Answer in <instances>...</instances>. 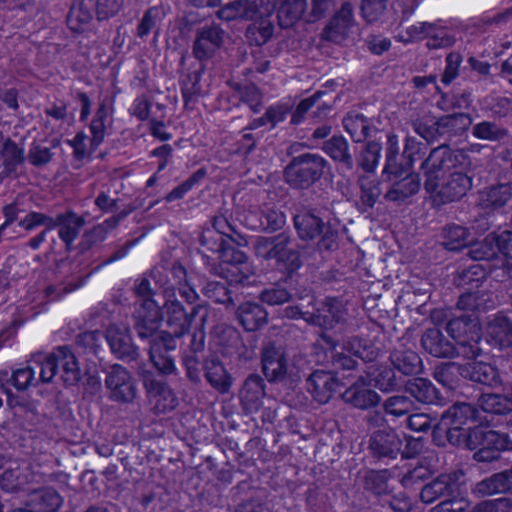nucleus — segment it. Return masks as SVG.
<instances>
[{"mask_svg":"<svg viewBox=\"0 0 512 512\" xmlns=\"http://www.w3.org/2000/svg\"><path fill=\"white\" fill-rule=\"evenodd\" d=\"M472 166L470 157L462 150H452L447 145L432 149L422 162L421 169L425 177L424 189H432L440 178L457 169H469Z\"/></svg>","mask_w":512,"mask_h":512,"instance_id":"1","label":"nucleus"},{"mask_svg":"<svg viewBox=\"0 0 512 512\" xmlns=\"http://www.w3.org/2000/svg\"><path fill=\"white\" fill-rule=\"evenodd\" d=\"M57 360L63 361V373L60 378L66 385H74L81 379V370L74 353L67 346H59L50 354H37L32 365L39 373L38 381L49 383L58 374Z\"/></svg>","mask_w":512,"mask_h":512,"instance_id":"2","label":"nucleus"},{"mask_svg":"<svg viewBox=\"0 0 512 512\" xmlns=\"http://www.w3.org/2000/svg\"><path fill=\"white\" fill-rule=\"evenodd\" d=\"M294 228L303 241L318 238L317 247L320 251H331L338 244V230L329 222H324L313 210L301 209L293 217Z\"/></svg>","mask_w":512,"mask_h":512,"instance_id":"3","label":"nucleus"},{"mask_svg":"<svg viewBox=\"0 0 512 512\" xmlns=\"http://www.w3.org/2000/svg\"><path fill=\"white\" fill-rule=\"evenodd\" d=\"M465 446L477 450L473 458L477 462H492L500 457V453L512 448V441L507 434L476 426L465 435Z\"/></svg>","mask_w":512,"mask_h":512,"instance_id":"4","label":"nucleus"},{"mask_svg":"<svg viewBox=\"0 0 512 512\" xmlns=\"http://www.w3.org/2000/svg\"><path fill=\"white\" fill-rule=\"evenodd\" d=\"M163 319L169 328V335L182 337L189 332L193 319L199 316L202 325L206 324L208 318V308L204 305L194 306L190 312H187L182 303L176 298L175 293L166 294L165 302L162 306Z\"/></svg>","mask_w":512,"mask_h":512,"instance_id":"5","label":"nucleus"},{"mask_svg":"<svg viewBox=\"0 0 512 512\" xmlns=\"http://www.w3.org/2000/svg\"><path fill=\"white\" fill-rule=\"evenodd\" d=\"M327 161L316 153H304L294 157L286 166V182L294 188H308L321 178Z\"/></svg>","mask_w":512,"mask_h":512,"instance_id":"6","label":"nucleus"},{"mask_svg":"<svg viewBox=\"0 0 512 512\" xmlns=\"http://www.w3.org/2000/svg\"><path fill=\"white\" fill-rule=\"evenodd\" d=\"M469 169H457L440 178L432 189H425L436 206L461 200L473 186Z\"/></svg>","mask_w":512,"mask_h":512,"instance_id":"7","label":"nucleus"},{"mask_svg":"<svg viewBox=\"0 0 512 512\" xmlns=\"http://www.w3.org/2000/svg\"><path fill=\"white\" fill-rule=\"evenodd\" d=\"M291 236L287 233H280L275 236L257 237L254 241V251L258 258L264 260H275L289 268L299 266L298 254L291 247Z\"/></svg>","mask_w":512,"mask_h":512,"instance_id":"8","label":"nucleus"},{"mask_svg":"<svg viewBox=\"0 0 512 512\" xmlns=\"http://www.w3.org/2000/svg\"><path fill=\"white\" fill-rule=\"evenodd\" d=\"M154 282L164 289L166 294L175 293L178 290L180 296L188 303H194L198 297L195 290L190 286L187 271L178 262L170 266H157L151 272Z\"/></svg>","mask_w":512,"mask_h":512,"instance_id":"9","label":"nucleus"},{"mask_svg":"<svg viewBox=\"0 0 512 512\" xmlns=\"http://www.w3.org/2000/svg\"><path fill=\"white\" fill-rule=\"evenodd\" d=\"M349 320L346 303L333 297L326 298L316 313H312L308 318H305L307 323L324 329H334L337 325H340L341 332H347L353 328L354 325Z\"/></svg>","mask_w":512,"mask_h":512,"instance_id":"10","label":"nucleus"},{"mask_svg":"<svg viewBox=\"0 0 512 512\" xmlns=\"http://www.w3.org/2000/svg\"><path fill=\"white\" fill-rule=\"evenodd\" d=\"M461 471H453L439 475L431 482L424 485L420 492V499L426 504L444 498L445 500H455L460 495Z\"/></svg>","mask_w":512,"mask_h":512,"instance_id":"11","label":"nucleus"},{"mask_svg":"<svg viewBox=\"0 0 512 512\" xmlns=\"http://www.w3.org/2000/svg\"><path fill=\"white\" fill-rule=\"evenodd\" d=\"M105 386L113 401L132 402L137 395V387L131 373L122 365L114 364L106 372Z\"/></svg>","mask_w":512,"mask_h":512,"instance_id":"12","label":"nucleus"},{"mask_svg":"<svg viewBox=\"0 0 512 512\" xmlns=\"http://www.w3.org/2000/svg\"><path fill=\"white\" fill-rule=\"evenodd\" d=\"M141 375L149 403L157 413H166L176 408L178 399L165 382L158 380L151 372L143 371Z\"/></svg>","mask_w":512,"mask_h":512,"instance_id":"13","label":"nucleus"},{"mask_svg":"<svg viewBox=\"0 0 512 512\" xmlns=\"http://www.w3.org/2000/svg\"><path fill=\"white\" fill-rule=\"evenodd\" d=\"M134 327L139 337H151L163 320V310L151 297L140 299L134 312Z\"/></svg>","mask_w":512,"mask_h":512,"instance_id":"14","label":"nucleus"},{"mask_svg":"<svg viewBox=\"0 0 512 512\" xmlns=\"http://www.w3.org/2000/svg\"><path fill=\"white\" fill-rule=\"evenodd\" d=\"M269 0H235L224 5L217 16L225 21L254 20L270 14L269 7L264 8Z\"/></svg>","mask_w":512,"mask_h":512,"instance_id":"15","label":"nucleus"},{"mask_svg":"<svg viewBox=\"0 0 512 512\" xmlns=\"http://www.w3.org/2000/svg\"><path fill=\"white\" fill-rule=\"evenodd\" d=\"M261 364L264 375L269 381L284 379L288 363L285 349L275 342H267L261 349Z\"/></svg>","mask_w":512,"mask_h":512,"instance_id":"16","label":"nucleus"},{"mask_svg":"<svg viewBox=\"0 0 512 512\" xmlns=\"http://www.w3.org/2000/svg\"><path fill=\"white\" fill-rule=\"evenodd\" d=\"M409 31L419 39H426V46L429 49L448 48L455 42L452 30L437 23H419L411 26Z\"/></svg>","mask_w":512,"mask_h":512,"instance_id":"17","label":"nucleus"},{"mask_svg":"<svg viewBox=\"0 0 512 512\" xmlns=\"http://www.w3.org/2000/svg\"><path fill=\"white\" fill-rule=\"evenodd\" d=\"M224 30L218 25H206L197 30L193 45V55L200 61L211 58L221 47Z\"/></svg>","mask_w":512,"mask_h":512,"instance_id":"18","label":"nucleus"},{"mask_svg":"<svg viewBox=\"0 0 512 512\" xmlns=\"http://www.w3.org/2000/svg\"><path fill=\"white\" fill-rule=\"evenodd\" d=\"M345 403L354 408L366 410L375 407L380 402V396L370 388V381L365 376H359L357 380L342 394Z\"/></svg>","mask_w":512,"mask_h":512,"instance_id":"19","label":"nucleus"},{"mask_svg":"<svg viewBox=\"0 0 512 512\" xmlns=\"http://www.w3.org/2000/svg\"><path fill=\"white\" fill-rule=\"evenodd\" d=\"M106 339L111 351L119 359L133 361L138 357V348L132 342L130 331L126 326L110 325L106 331Z\"/></svg>","mask_w":512,"mask_h":512,"instance_id":"20","label":"nucleus"},{"mask_svg":"<svg viewBox=\"0 0 512 512\" xmlns=\"http://www.w3.org/2000/svg\"><path fill=\"white\" fill-rule=\"evenodd\" d=\"M388 174L393 175V178H389L391 184L384 195L386 200L401 204L419 191L420 177L418 174L410 173L399 178L397 169H395V173Z\"/></svg>","mask_w":512,"mask_h":512,"instance_id":"21","label":"nucleus"},{"mask_svg":"<svg viewBox=\"0 0 512 512\" xmlns=\"http://www.w3.org/2000/svg\"><path fill=\"white\" fill-rule=\"evenodd\" d=\"M353 25V7L345 2L324 28L323 37L328 41L340 43L348 37Z\"/></svg>","mask_w":512,"mask_h":512,"instance_id":"22","label":"nucleus"},{"mask_svg":"<svg viewBox=\"0 0 512 512\" xmlns=\"http://www.w3.org/2000/svg\"><path fill=\"white\" fill-rule=\"evenodd\" d=\"M402 446V436L394 430L376 431L369 441V449L379 459H395L400 454Z\"/></svg>","mask_w":512,"mask_h":512,"instance_id":"23","label":"nucleus"},{"mask_svg":"<svg viewBox=\"0 0 512 512\" xmlns=\"http://www.w3.org/2000/svg\"><path fill=\"white\" fill-rule=\"evenodd\" d=\"M25 161V150L0 132V177H8L16 172L17 167Z\"/></svg>","mask_w":512,"mask_h":512,"instance_id":"24","label":"nucleus"},{"mask_svg":"<svg viewBox=\"0 0 512 512\" xmlns=\"http://www.w3.org/2000/svg\"><path fill=\"white\" fill-rule=\"evenodd\" d=\"M421 345L426 352L438 358H452L457 354L453 342L445 338L437 328L426 329L421 337Z\"/></svg>","mask_w":512,"mask_h":512,"instance_id":"25","label":"nucleus"},{"mask_svg":"<svg viewBox=\"0 0 512 512\" xmlns=\"http://www.w3.org/2000/svg\"><path fill=\"white\" fill-rule=\"evenodd\" d=\"M236 317L241 326L248 332H255L268 322V312L260 304L246 301L236 310Z\"/></svg>","mask_w":512,"mask_h":512,"instance_id":"26","label":"nucleus"},{"mask_svg":"<svg viewBox=\"0 0 512 512\" xmlns=\"http://www.w3.org/2000/svg\"><path fill=\"white\" fill-rule=\"evenodd\" d=\"M487 341L499 348L512 346V321L503 315H497L488 321L485 330Z\"/></svg>","mask_w":512,"mask_h":512,"instance_id":"27","label":"nucleus"},{"mask_svg":"<svg viewBox=\"0 0 512 512\" xmlns=\"http://www.w3.org/2000/svg\"><path fill=\"white\" fill-rule=\"evenodd\" d=\"M306 386L315 401L325 404L332 397L337 381L331 373L318 370L308 377Z\"/></svg>","mask_w":512,"mask_h":512,"instance_id":"28","label":"nucleus"},{"mask_svg":"<svg viewBox=\"0 0 512 512\" xmlns=\"http://www.w3.org/2000/svg\"><path fill=\"white\" fill-rule=\"evenodd\" d=\"M336 342L339 343L340 349L365 362L374 361L379 354V349L372 341L360 335H344L341 340Z\"/></svg>","mask_w":512,"mask_h":512,"instance_id":"29","label":"nucleus"},{"mask_svg":"<svg viewBox=\"0 0 512 512\" xmlns=\"http://www.w3.org/2000/svg\"><path fill=\"white\" fill-rule=\"evenodd\" d=\"M405 392L422 404L443 403L439 390L426 378L417 377L408 380L405 384Z\"/></svg>","mask_w":512,"mask_h":512,"instance_id":"30","label":"nucleus"},{"mask_svg":"<svg viewBox=\"0 0 512 512\" xmlns=\"http://www.w3.org/2000/svg\"><path fill=\"white\" fill-rule=\"evenodd\" d=\"M464 378L473 382L497 388L502 385L499 371L491 364L484 362H471L464 365Z\"/></svg>","mask_w":512,"mask_h":512,"instance_id":"31","label":"nucleus"},{"mask_svg":"<svg viewBox=\"0 0 512 512\" xmlns=\"http://www.w3.org/2000/svg\"><path fill=\"white\" fill-rule=\"evenodd\" d=\"M53 223L55 224V228H59V238L66 244V247L70 249L71 245L78 237L82 227L85 225V220L76 213L69 211L63 214H58L53 218Z\"/></svg>","mask_w":512,"mask_h":512,"instance_id":"32","label":"nucleus"},{"mask_svg":"<svg viewBox=\"0 0 512 512\" xmlns=\"http://www.w3.org/2000/svg\"><path fill=\"white\" fill-rule=\"evenodd\" d=\"M512 198V185L500 183L484 188L479 192V206L486 210H496L505 206Z\"/></svg>","mask_w":512,"mask_h":512,"instance_id":"33","label":"nucleus"},{"mask_svg":"<svg viewBox=\"0 0 512 512\" xmlns=\"http://www.w3.org/2000/svg\"><path fill=\"white\" fill-rule=\"evenodd\" d=\"M265 396L264 382L259 375L252 374L247 377L240 391V400L245 410L257 411Z\"/></svg>","mask_w":512,"mask_h":512,"instance_id":"34","label":"nucleus"},{"mask_svg":"<svg viewBox=\"0 0 512 512\" xmlns=\"http://www.w3.org/2000/svg\"><path fill=\"white\" fill-rule=\"evenodd\" d=\"M234 232L232 225L223 215L215 216L212 220V228L204 230L200 237L201 245H208L209 240H213V245L209 250H220L227 243L225 237H229Z\"/></svg>","mask_w":512,"mask_h":512,"instance_id":"35","label":"nucleus"},{"mask_svg":"<svg viewBox=\"0 0 512 512\" xmlns=\"http://www.w3.org/2000/svg\"><path fill=\"white\" fill-rule=\"evenodd\" d=\"M212 251L220 252L223 262L231 266L227 268V271L233 276L231 281L242 282L248 278L250 271L247 265V256L244 252L234 247H225V245L220 250Z\"/></svg>","mask_w":512,"mask_h":512,"instance_id":"36","label":"nucleus"},{"mask_svg":"<svg viewBox=\"0 0 512 512\" xmlns=\"http://www.w3.org/2000/svg\"><path fill=\"white\" fill-rule=\"evenodd\" d=\"M476 413V408L471 404L465 402L456 403L442 414L439 426L448 427L454 425L462 427L469 421L475 420Z\"/></svg>","mask_w":512,"mask_h":512,"instance_id":"37","label":"nucleus"},{"mask_svg":"<svg viewBox=\"0 0 512 512\" xmlns=\"http://www.w3.org/2000/svg\"><path fill=\"white\" fill-rule=\"evenodd\" d=\"M92 0H74L67 16V23L75 32L83 31L93 19Z\"/></svg>","mask_w":512,"mask_h":512,"instance_id":"38","label":"nucleus"},{"mask_svg":"<svg viewBox=\"0 0 512 512\" xmlns=\"http://www.w3.org/2000/svg\"><path fill=\"white\" fill-rule=\"evenodd\" d=\"M512 488V471L506 470L486 478L476 485V492L481 496L506 493Z\"/></svg>","mask_w":512,"mask_h":512,"instance_id":"39","label":"nucleus"},{"mask_svg":"<svg viewBox=\"0 0 512 512\" xmlns=\"http://www.w3.org/2000/svg\"><path fill=\"white\" fill-rule=\"evenodd\" d=\"M173 349H175V343L172 340L164 343V349L161 343H152L150 347V360L161 374L170 375L176 372L174 359L168 354V351Z\"/></svg>","mask_w":512,"mask_h":512,"instance_id":"40","label":"nucleus"},{"mask_svg":"<svg viewBox=\"0 0 512 512\" xmlns=\"http://www.w3.org/2000/svg\"><path fill=\"white\" fill-rule=\"evenodd\" d=\"M472 124L471 117L466 113H454L438 119L441 137L450 139L462 135Z\"/></svg>","mask_w":512,"mask_h":512,"instance_id":"41","label":"nucleus"},{"mask_svg":"<svg viewBox=\"0 0 512 512\" xmlns=\"http://www.w3.org/2000/svg\"><path fill=\"white\" fill-rule=\"evenodd\" d=\"M307 9V0H279L277 17L283 28L296 23Z\"/></svg>","mask_w":512,"mask_h":512,"instance_id":"42","label":"nucleus"},{"mask_svg":"<svg viewBox=\"0 0 512 512\" xmlns=\"http://www.w3.org/2000/svg\"><path fill=\"white\" fill-rule=\"evenodd\" d=\"M205 377L210 385L220 393L229 391L232 380L225 367L217 360H206L204 364Z\"/></svg>","mask_w":512,"mask_h":512,"instance_id":"43","label":"nucleus"},{"mask_svg":"<svg viewBox=\"0 0 512 512\" xmlns=\"http://www.w3.org/2000/svg\"><path fill=\"white\" fill-rule=\"evenodd\" d=\"M395 369L405 375L417 374L421 371L422 361L412 350H395L390 355Z\"/></svg>","mask_w":512,"mask_h":512,"instance_id":"44","label":"nucleus"},{"mask_svg":"<svg viewBox=\"0 0 512 512\" xmlns=\"http://www.w3.org/2000/svg\"><path fill=\"white\" fill-rule=\"evenodd\" d=\"M62 502V497L52 488L35 491L30 500L36 512H56L61 507Z\"/></svg>","mask_w":512,"mask_h":512,"instance_id":"45","label":"nucleus"},{"mask_svg":"<svg viewBox=\"0 0 512 512\" xmlns=\"http://www.w3.org/2000/svg\"><path fill=\"white\" fill-rule=\"evenodd\" d=\"M324 151L335 161L342 164L347 170L353 169V158L349 153L346 139L342 136H334L324 144Z\"/></svg>","mask_w":512,"mask_h":512,"instance_id":"46","label":"nucleus"},{"mask_svg":"<svg viewBox=\"0 0 512 512\" xmlns=\"http://www.w3.org/2000/svg\"><path fill=\"white\" fill-rule=\"evenodd\" d=\"M464 365L454 362L442 364L435 368L433 376L435 380L449 390H455L459 386L460 377L464 378Z\"/></svg>","mask_w":512,"mask_h":512,"instance_id":"47","label":"nucleus"},{"mask_svg":"<svg viewBox=\"0 0 512 512\" xmlns=\"http://www.w3.org/2000/svg\"><path fill=\"white\" fill-rule=\"evenodd\" d=\"M494 305L492 295L480 291L463 293L457 302V308L463 311H485Z\"/></svg>","mask_w":512,"mask_h":512,"instance_id":"48","label":"nucleus"},{"mask_svg":"<svg viewBox=\"0 0 512 512\" xmlns=\"http://www.w3.org/2000/svg\"><path fill=\"white\" fill-rule=\"evenodd\" d=\"M343 125L347 133L355 142H363L370 135L372 126L362 114L349 113L343 119Z\"/></svg>","mask_w":512,"mask_h":512,"instance_id":"49","label":"nucleus"},{"mask_svg":"<svg viewBox=\"0 0 512 512\" xmlns=\"http://www.w3.org/2000/svg\"><path fill=\"white\" fill-rule=\"evenodd\" d=\"M469 230L461 225L450 224L443 230V245L451 251L460 250L470 242Z\"/></svg>","mask_w":512,"mask_h":512,"instance_id":"50","label":"nucleus"},{"mask_svg":"<svg viewBox=\"0 0 512 512\" xmlns=\"http://www.w3.org/2000/svg\"><path fill=\"white\" fill-rule=\"evenodd\" d=\"M259 224L257 228L274 232L280 230L286 224V215L275 206H264L258 213Z\"/></svg>","mask_w":512,"mask_h":512,"instance_id":"51","label":"nucleus"},{"mask_svg":"<svg viewBox=\"0 0 512 512\" xmlns=\"http://www.w3.org/2000/svg\"><path fill=\"white\" fill-rule=\"evenodd\" d=\"M360 202L365 208H372L382 194L380 182L374 175H364L359 178Z\"/></svg>","mask_w":512,"mask_h":512,"instance_id":"52","label":"nucleus"},{"mask_svg":"<svg viewBox=\"0 0 512 512\" xmlns=\"http://www.w3.org/2000/svg\"><path fill=\"white\" fill-rule=\"evenodd\" d=\"M496 233H489L480 241L470 246L468 255L475 261L491 260L497 256V240Z\"/></svg>","mask_w":512,"mask_h":512,"instance_id":"53","label":"nucleus"},{"mask_svg":"<svg viewBox=\"0 0 512 512\" xmlns=\"http://www.w3.org/2000/svg\"><path fill=\"white\" fill-rule=\"evenodd\" d=\"M472 135L480 140L497 142L504 139L508 135V131L495 122L482 121L472 127Z\"/></svg>","mask_w":512,"mask_h":512,"instance_id":"54","label":"nucleus"},{"mask_svg":"<svg viewBox=\"0 0 512 512\" xmlns=\"http://www.w3.org/2000/svg\"><path fill=\"white\" fill-rule=\"evenodd\" d=\"M476 328L475 319L468 314L462 313L454 316L447 321L446 330L448 334L455 340L459 341Z\"/></svg>","mask_w":512,"mask_h":512,"instance_id":"55","label":"nucleus"},{"mask_svg":"<svg viewBox=\"0 0 512 512\" xmlns=\"http://www.w3.org/2000/svg\"><path fill=\"white\" fill-rule=\"evenodd\" d=\"M383 408L387 415L399 418L414 411L415 405L408 396L394 395L385 400Z\"/></svg>","mask_w":512,"mask_h":512,"instance_id":"56","label":"nucleus"},{"mask_svg":"<svg viewBox=\"0 0 512 512\" xmlns=\"http://www.w3.org/2000/svg\"><path fill=\"white\" fill-rule=\"evenodd\" d=\"M323 341L332 349L331 360L332 364L341 369L352 370L358 365L357 360L351 354H346V351L338 350L339 343L336 342L331 336L323 335Z\"/></svg>","mask_w":512,"mask_h":512,"instance_id":"57","label":"nucleus"},{"mask_svg":"<svg viewBox=\"0 0 512 512\" xmlns=\"http://www.w3.org/2000/svg\"><path fill=\"white\" fill-rule=\"evenodd\" d=\"M107 117L108 108L103 102L99 105L90 124V131L92 133L91 144L94 148H98V146L104 141Z\"/></svg>","mask_w":512,"mask_h":512,"instance_id":"58","label":"nucleus"},{"mask_svg":"<svg viewBox=\"0 0 512 512\" xmlns=\"http://www.w3.org/2000/svg\"><path fill=\"white\" fill-rule=\"evenodd\" d=\"M481 408L492 414H506L512 411V401L508 396L500 394H486L481 397Z\"/></svg>","mask_w":512,"mask_h":512,"instance_id":"59","label":"nucleus"},{"mask_svg":"<svg viewBox=\"0 0 512 512\" xmlns=\"http://www.w3.org/2000/svg\"><path fill=\"white\" fill-rule=\"evenodd\" d=\"M203 294L216 303L224 305H232L233 299L231 291L225 282L210 281L203 287Z\"/></svg>","mask_w":512,"mask_h":512,"instance_id":"60","label":"nucleus"},{"mask_svg":"<svg viewBox=\"0 0 512 512\" xmlns=\"http://www.w3.org/2000/svg\"><path fill=\"white\" fill-rule=\"evenodd\" d=\"M54 153L51 148L43 145L38 141H33L29 147L27 160L29 163L37 168L46 166L53 159Z\"/></svg>","mask_w":512,"mask_h":512,"instance_id":"61","label":"nucleus"},{"mask_svg":"<svg viewBox=\"0 0 512 512\" xmlns=\"http://www.w3.org/2000/svg\"><path fill=\"white\" fill-rule=\"evenodd\" d=\"M67 143L73 148V156L77 161L89 159L92 153L97 149L91 144V139L83 132L77 133L73 139Z\"/></svg>","mask_w":512,"mask_h":512,"instance_id":"62","label":"nucleus"},{"mask_svg":"<svg viewBox=\"0 0 512 512\" xmlns=\"http://www.w3.org/2000/svg\"><path fill=\"white\" fill-rule=\"evenodd\" d=\"M291 293L279 284L272 285L261 291L259 299L270 306L282 305L291 299Z\"/></svg>","mask_w":512,"mask_h":512,"instance_id":"63","label":"nucleus"},{"mask_svg":"<svg viewBox=\"0 0 512 512\" xmlns=\"http://www.w3.org/2000/svg\"><path fill=\"white\" fill-rule=\"evenodd\" d=\"M512 500L501 497L493 500H483L474 505L469 512H510Z\"/></svg>","mask_w":512,"mask_h":512,"instance_id":"64","label":"nucleus"}]
</instances>
